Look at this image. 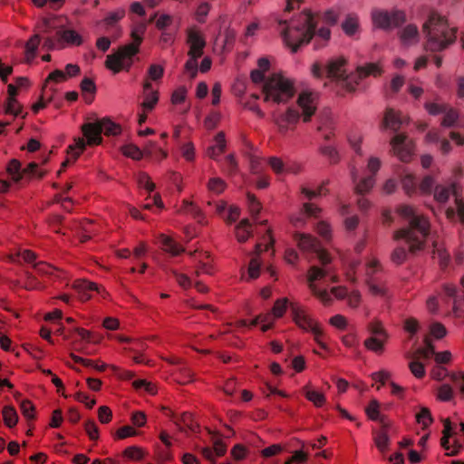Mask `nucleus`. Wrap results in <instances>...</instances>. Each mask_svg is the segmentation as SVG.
<instances>
[{"mask_svg":"<svg viewBox=\"0 0 464 464\" xmlns=\"http://www.w3.org/2000/svg\"><path fill=\"white\" fill-rule=\"evenodd\" d=\"M20 410L22 414L27 419V420H34L35 418L34 411L35 408L33 404V402L29 400H24L20 403Z\"/></svg>","mask_w":464,"mask_h":464,"instance_id":"55","label":"nucleus"},{"mask_svg":"<svg viewBox=\"0 0 464 464\" xmlns=\"http://www.w3.org/2000/svg\"><path fill=\"white\" fill-rule=\"evenodd\" d=\"M304 394L305 398L314 403L315 407H322L325 403V397L324 395L314 389H312L309 385H305L303 388Z\"/></svg>","mask_w":464,"mask_h":464,"instance_id":"30","label":"nucleus"},{"mask_svg":"<svg viewBox=\"0 0 464 464\" xmlns=\"http://www.w3.org/2000/svg\"><path fill=\"white\" fill-rule=\"evenodd\" d=\"M290 309L293 314V320L301 328L306 331H312L319 324L310 317L304 309L296 303L290 304Z\"/></svg>","mask_w":464,"mask_h":464,"instance_id":"15","label":"nucleus"},{"mask_svg":"<svg viewBox=\"0 0 464 464\" xmlns=\"http://www.w3.org/2000/svg\"><path fill=\"white\" fill-rule=\"evenodd\" d=\"M444 117L441 125L446 128H451L455 125L459 119L458 111L450 106H447V110L443 112Z\"/></svg>","mask_w":464,"mask_h":464,"instance_id":"43","label":"nucleus"},{"mask_svg":"<svg viewBox=\"0 0 464 464\" xmlns=\"http://www.w3.org/2000/svg\"><path fill=\"white\" fill-rule=\"evenodd\" d=\"M372 19L376 27L390 31L403 24L406 22V14L401 10H373Z\"/></svg>","mask_w":464,"mask_h":464,"instance_id":"7","label":"nucleus"},{"mask_svg":"<svg viewBox=\"0 0 464 464\" xmlns=\"http://www.w3.org/2000/svg\"><path fill=\"white\" fill-rule=\"evenodd\" d=\"M314 35L317 36V39L315 40L314 43V47L317 49L324 47L326 44V43L330 39L331 32L326 27H321L318 29L317 32L314 31Z\"/></svg>","mask_w":464,"mask_h":464,"instance_id":"49","label":"nucleus"},{"mask_svg":"<svg viewBox=\"0 0 464 464\" xmlns=\"http://www.w3.org/2000/svg\"><path fill=\"white\" fill-rule=\"evenodd\" d=\"M125 10L122 8L117 9L113 12L109 13L102 23L107 27H113L119 21H121L125 16Z\"/></svg>","mask_w":464,"mask_h":464,"instance_id":"45","label":"nucleus"},{"mask_svg":"<svg viewBox=\"0 0 464 464\" xmlns=\"http://www.w3.org/2000/svg\"><path fill=\"white\" fill-rule=\"evenodd\" d=\"M273 122L277 127V131L281 135H285L289 130H294L299 121L300 113L297 110L289 107L283 112H274Z\"/></svg>","mask_w":464,"mask_h":464,"instance_id":"10","label":"nucleus"},{"mask_svg":"<svg viewBox=\"0 0 464 464\" xmlns=\"http://www.w3.org/2000/svg\"><path fill=\"white\" fill-rule=\"evenodd\" d=\"M328 275L325 268L312 266L307 272L308 287L312 294L324 304L331 300L330 294L326 289H319L316 282L324 280Z\"/></svg>","mask_w":464,"mask_h":464,"instance_id":"9","label":"nucleus"},{"mask_svg":"<svg viewBox=\"0 0 464 464\" xmlns=\"http://www.w3.org/2000/svg\"><path fill=\"white\" fill-rule=\"evenodd\" d=\"M381 269L382 268L379 261L376 259H372L367 264L366 274L369 277L368 285L370 292L374 295L385 296L386 289L371 281L373 275L381 271Z\"/></svg>","mask_w":464,"mask_h":464,"instance_id":"19","label":"nucleus"},{"mask_svg":"<svg viewBox=\"0 0 464 464\" xmlns=\"http://www.w3.org/2000/svg\"><path fill=\"white\" fill-rule=\"evenodd\" d=\"M387 340H383L380 337L371 336V337H368L367 339H365L364 345L368 350L380 354L383 352L384 343Z\"/></svg>","mask_w":464,"mask_h":464,"instance_id":"39","label":"nucleus"},{"mask_svg":"<svg viewBox=\"0 0 464 464\" xmlns=\"http://www.w3.org/2000/svg\"><path fill=\"white\" fill-rule=\"evenodd\" d=\"M250 223L248 219H242L239 224L235 228L236 237L238 242L243 243L246 242L249 237L252 235V231L250 230Z\"/></svg>","mask_w":464,"mask_h":464,"instance_id":"31","label":"nucleus"},{"mask_svg":"<svg viewBox=\"0 0 464 464\" xmlns=\"http://www.w3.org/2000/svg\"><path fill=\"white\" fill-rule=\"evenodd\" d=\"M368 329L372 334V337H380L383 340H387L389 338L386 330L382 326L380 322L371 323L368 326Z\"/></svg>","mask_w":464,"mask_h":464,"instance_id":"54","label":"nucleus"},{"mask_svg":"<svg viewBox=\"0 0 464 464\" xmlns=\"http://www.w3.org/2000/svg\"><path fill=\"white\" fill-rule=\"evenodd\" d=\"M287 304H288L287 298L277 299L275 302L274 306L272 308V313H273L274 317L276 319L281 318L286 311Z\"/></svg>","mask_w":464,"mask_h":464,"instance_id":"53","label":"nucleus"},{"mask_svg":"<svg viewBox=\"0 0 464 464\" xmlns=\"http://www.w3.org/2000/svg\"><path fill=\"white\" fill-rule=\"evenodd\" d=\"M6 171L13 181L18 182L23 179V169L18 160L14 159L10 160L6 167Z\"/></svg>","mask_w":464,"mask_h":464,"instance_id":"35","label":"nucleus"},{"mask_svg":"<svg viewBox=\"0 0 464 464\" xmlns=\"http://www.w3.org/2000/svg\"><path fill=\"white\" fill-rule=\"evenodd\" d=\"M381 166V161L378 158L372 157L368 162V169L371 171L372 175L363 178L360 182H358L355 186V193L357 195H362L368 192L374 184V175L379 170Z\"/></svg>","mask_w":464,"mask_h":464,"instance_id":"14","label":"nucleus"},{"mask_svg":"<svg viewBox=\"0 0 464 464\" xmlns=\"http://www.w3.org/2000/svg\"><path fill=\"white\" fill-rule=\"evenodd\" d=\"M275 319L276 318L274 317L273 313H266L257 315V320H259L260 324H262L261 331L265 333L272 328Z\"/></svg>","mask_w":464,"mask_h":464,"instance_id":"60","label":"nucleus"},{"mask_svg":"<svg viewBox=\"0 0 464 464\" xmlns=\"http://www.w3.org/2000/svg\"><path fill=\"white\" fill-rule=\"evenodd\" d=\"M443 436L440 440L441 447L444 448L446 450H450V438L452 437L455 432L453 431L451 422L450 420L446 419L444 420V430L442 431Z\"/></svg>","mask_w":464,"mask_h":464,"instance_id":"47","label":"nucleus"},{"mask_svg":"<svg viewBox=\"0 0 464 464\" xmlns=\"http://www.w3.org/2000/svg\"><path fill=\"white\" fill-rule=\"evenodd\" d=\"M145 31L146 25L144 24L140 23L135 25L130 33L132 43L121 46L115 53L107 55L106 68L113 73L121 71L129 72L133 63V57L140 52V45L143 41Z\"/></svg>","mask_w":464,"mask_h":464,"instance_id":"4","label":"nucleus"},{"mask_svg":"<svg viewBox=\"0 0 464 464\" xmlns=\"http://www.w3.org/2000/svg\"><path fill=\"white\" fill-rule=\"evenodd\" d=\"M297 104L303 111V121L307 122L311 120V117L314 114L316 107L312 93L302 92L299 94L297 99Z\"/></svg>","mask_w":464,"mask_h":464,"instance_id":"18","label":"nucleus"},{"mask_svg":"<svg viewBox=\"0 0 464 464\" xmlns=\"http://www.w3.org/2000/svg\"><path fill=\"white\" fill-rule=\"evenodd\" d=\"M317 24L318 15L305 10L299 14L296 21H291L289 25L284 27L281 34L286 45L295 53L301 45L310 43Z\"/></svg>","mask_w":464,"mask_h":464,"instance_id":"3","label":"nucleus"},{"mask_svg":"<svg viewBox=\"0 0 464 464\" xmlns=\"http://www.w3.org/2000/svg\"><path fill=\"white\" fill-rule=\"evenodd\" d=\"M144 152L146 156L153 157L155 160H161L168 157L167 151L158 148L155 143L149 142L145 148Z\"/></svg>","mask_w":464,"mask_h":464,"instance_id":"40","label":"nucleus"},{"mask_svg":"<svg viewBox=\"0 0 464 464\" xmlns=\"http://www.w3.org/2000/svg\"><path fill=\"white\" fill-rule=\"evenodd\" d=\"M398 213L408 221V227L395 231L394 239H404L411 253L422 249L430 234L429 220L419 215L412 207L407 205L399 207Z\"/></svg>","mask_w":464,"mask_h":464,"instance_id":"1","label":"nucleus"},{"mask_svg":"<svg viewBox=\"0 0 464 464\" xmlns=\"http://www.w3.org/2000/svg\"><path fill=\"white\" fill-rule=\"evenodd\" d=\"M417 421L423 426V429L427 428L433 421L430 410L426 407H421L419 413L416 414Z\"/></svg>","mask_w":464,"mask_h":464,"instance_id":"52","label":"nucleus"},{"mask_svg":"<svg viewBox=\"0 0 464 464\" xmlns=\"http://www.w3.org/2000/svg\"><path fill=\"white\" fill-rule=\"evenodd\" d=\"M171 420L175 423V425L179 428V430L182 432H198L199 426L197 422H195L192 413L190 412H183L180 415H176L175 413H171Z\"/></svg>","mask_w":464,"mask_h":464,"instance_id":"17","label":"nucleus"},{"mask_svg":"<svg viewBox=\"0 0 464 464\" xmlns=\"http://www.w3.org/2000/svg\"><path fill=\"white\" fill-rule=\"evenodd\" d=\"M82 131L84 138H78L75 140L74 144L69 147L75 158L83 151L86 143L90 146H93L101 144L102 140L101 136L102 130L98 121L83 124L82 126Z\"/></svg>","mask_w":464,"mask_h":464,"instance_id":"6","label":"nucleus"},{"mask_svg":"<svg viewBox=\"0 0 464 464\" xmlns=\"http://www.w3.org/2000/svg\"><path fill=\"white\" fill-rule=\"evenodd\" d=\"M402 187L407 194L414 193L417 189V179L411 175L408 174L402 179Z\"/></svg>","mask_w":464,"mask_h":464,"instance_id":"58","label":"nucleus"},{"mask_svg":"<svg viewBox=\"0 0 464 464\" xmlns=\"http://www.w3.org/2000/svg\"><path fill=\"white\" fill-rule=\"evenodd\" d=\"M187 44L189 46L188 52V57H201L206 46V40L202 33L196 27H190L187 30Z\"/></svg>","mask_w":464,"mask_h":464,"instance_id":"11","label":"nucleus"},{"mask_svg":"<svg viewBox=\"0 0 464 464\" xmlns=\"http://www.w3.org/2000/svg\"><path fill=\"white\" fill-rule=\"evenodd\" d=\"M143 96L144 100L141 106L144 111L153 110L159 102V92L157 90L152 89V84L148 80H145L143 82Z\"/></svg>","mask_w":464,"mask_h":464,"instance_id":"20","label":"nucleus"},{"mask_svg":"<svg viewBox=\"0 0 464 464\" xmlns=\"http://www.w3.org/2000/svg\"><path fill=\"white\" fill-rule=\"evenodd\" d=\"M274 243L272 231L270 228H267L266 235L263 237V241L256 245V253L259 255L262 252L268 251L270 247H273Z\"/></svg>","mask_w":464,"mask_h":464,"instance_id":"41","label":"nucleus"},{"mask_svg":"<svg viewBox=\"0 0 464 464\" xmlns=\"http://www.w3.org/2000/svg\"><path fill=\"white\" fill-rule=\"evenodd\" d=\"M224 171L230 176H234L238 172V165L233 154H229L225 158Z\"/></svg>","mask_w":464,"mask_h":464,"instance_id":"48","label":"nucleus"},{"mask_svg":"<svg viewBox=\"0 0 464 464\" xmlns=\"http://www.w3.org/2000/svg\"><path fill=\"white\" fill-rule=\"evenodd\" d=\"M146 453L143 449L137 446L126 448L122 452V457L128 460L139 461L145 457Z\"/></svg>","mask_w":464,"mask_h":464,"instance_id":"36","label":"nucleus"},{"mask_svg":"<svg viewBox=\"0 0 464 464\" xmlns=\"http://www.w3.org/2000/svg\"><path fill=\"white\" fill-rule=\"evenodd\" d=\"M164 69L162 66L158 64H151L148 69V77L146 80L158 81L163 77Z\"/></svg>","mask_w":464,"mask_h":464,"instance_id":"59","label":"nucleus"},{"mask_svg":"<svg viewBox=\"0 0 464 464\" xmlns=\"http://www.w3.org/2000/svg\"><path fill=\"white\" fill-rule=\"evenodd\" d=\"M298 247L306 252H315L320 246V242L311 235L296 233L294 236Z\"/></svg>","mask_w":464,"mask_h":464,"instance_id":"23","label":"nucleus"},{"mask_svg":"<svg viewBox=\"0 0 464 464\" xmlns=\"http://www.w3.org/2000/svg\"><path fill=\"white\" fill-rule=\"evenodd\" d=\"M424 342L426 347L419 348L414 354L418 357L421 356L424 359H429L431 355H435V348L428 337L425 338Z\"/></svg>","mask_w":464,"mask_h":464,"instance_id":"57","label":"nucleus"},{"mask_svg":"<svg viewBox=\"0 0 464 464\" xmlns=\"http://www.w3.org/2000/svg\"><path fill=\"white\" fill-rule=\"evenodd\" d=\"M436 185L438 184L436 183L434 178L430 175H426L420 182L419 189L423 195H431Z\"/></svg>","mask_w":464,"mask_h":464,"instance_id":"42","label":"nucleus"},{"mask_svg":"<svg viewBox=\"0 0 464 464\" xmlns=\"http://www.w3.org/2000/svg\"><path fill=\"white\" fill-rule=\"evenodd\" d=\"M211 8V5L208 3H201L195 13V18L198 23H205L206 17L208 14L209 13V10Z\"/></svg>","mask_w":464,"mask_h":464,"instance_id":"61","label":"nucleus"},{"mask_svg":"<svg viewBox=\"0 0 464 464\" xmlns=\"http://www.w3.org/2000/svg\"><path fill=\"white\" fill-rule=\"evenodd\" d=\"M422 29L426 36L425 49L430 52H441L457 38V29L450 27L445 17L435 12L430 14Z\"/></svg>","mask_w":464,"mask_h":464,"instance_id":"2","label":"nucleus"},{"mask_svg":"<svg viewBox=\"0 0 464 464\" xmlns=\"http://www.w3.org/2000/svg\"><path fill=\"white\" fill-rule=\"evenodd\" d=\"M388 427L382 426V430L374 434V442L376 447L382 451L384 452L389 445V436L387 434Z\"/></svg>","mask_w":464,"mask_h":464,"instance_id":"37","label":"nucleus"},{"mask_svg":"<svg viewBox=\"0 0 464 464\" xmlns=\"http://www.w3.org/2000/svg\"><path fill=\"white\" fill-rule=\"evenodd\" d=\"M367 415L372 420L379 421L382 426L389 427L390 423L385 416L379 411V404L376 401H372L366 409Z\"/></svg>","mask_w":464,"mask_h":464,"instance_id":"29","label":"nucleus"},{"mask_svg":"<svg viewBox=\"0 0 464 464\" xmlns=\"http://www.w3.org/2000/svg\"><path fill=\"white\" fill-rule=\"evenodd\" d=\"M314 15H318V22L322 20L325 24L329 25H333L336 24L338 20L339 14L334 10L326 11L322 16L319 14H313Z\"/></svg>","mask_w":464,"mask_h":464,"instance_id":"62","label":"nucleus"},{"mask_svg":"<svg viewBox=\"0 0 464 464\" xmlns=\"http://www.w3.org/2000/svg\"><path fill=\"white\" fill-rule=\"evenodd\" d=\"M216 144L208 149L207 154L209 158L217 160L218 156L225 152L226 139L224 132L220 131L215 136Z\"/></svg>","mask_w":464,"mask_h":464,"instance_id":"27","label":"nucleus"},{"mask_svg":"<svg viewBox=\"0 0 464 464\" xmlns=\"http://www.w3.org/2000/svg\"><path fill=\"white\" fill-rule=\"evenodd\" d=\"M401 40L405 45H411L415 44L419 39V31L416 25L408 24L401 32Z\"/></svg>","mask_w":464,"mask_h":464,"instance_id":"28","label":"nucleus"},{"mask_svg":"<svg viewBox=\"0 0 464 464\" xmlns=\"http://www.w3.org/2000/svg\"><path fill=\"white\" fill-rule=\"evenodd\" d=\"M58 40L66 43L69 45L79 46L82 44V36L74 30H60L56 33Z\"/></svg>","mask_w":464,"mask_h":464,"instance_id":"26","label":"nucleus"},{"mask_svg":"<svg viewBox=\"0 0 464 464\" xmlns=\"http://www.w3.org/2000/svg\"><path fill=\"white\" fill-rule=\"evenodd\" d=\"M432 194L434 199L438 203L445 204L449 200L450 195L455 198L456 195H459V191L455 183H451L449 186L438 184L436 185Z\"/></svg>","mask_w":464,"mask_h":464,"instance_id":"21","label":"nucleus"},{"mask_svg":"<svg viewBox=\"0 0 464 464\" xmlns=\"http://www.w3.org/2000/svg\"><path fill=\"white\" fill-rule=\"evenodd\" d=\"M326 77L336 86H341L342 90L336 92L341 96H345L348 92V81L346 74V60L344 58H337L331 60L326 66Z\"/></svg>","mask_w":464,"mask_h":464,"instance_id":"8","label":"nucleus"},{"mask_svg":"<svg viewBox=\"0 0 464 464\" xmlns=\"http://www.w3.org/2000/svg\"><path fill=\"white\" fill-rule=\"evenodd\" d=\"M102 133L105 136H116L121 133V128L120 125L112 122L109 119H103L98 121Z\"/></svg>","mask_w":464,"mask_h":464,"instance_id":"33","label":"nucleus"},{"mask_svg":"<svg viewBox=\"0 0 464 464\" xmlns=\"http://www.w3.org/2000/svg\"><path fill=\"white\" fill-rule=\"evenodd\" d=\"M2 414L4 421L7 427L13 428L17 424L18 415L15 409L13 406L4 407Z\"/></svg>","mask_w":464,"mask_h":464,"instance_id":"38","label":"nucleus"},{"mask_svg":"<svg viewBox=\"0 0 464 464\" xmlns=\"http://www.w3.org/2000/svg\"><path fill=\"white\" fill-rule=\"evenodd\" d=\"M73 288L79 292L80 299L82 302H86L92 298V293L96 292L101 295L103 298H105L107 293L102 285H98L95 283L84 280L78 279L73 282Z\"/></svg>","mask_w":464,"mask_h":464,"instance_id":"13","label":"nucleus"},{"mask_svg":"<svg viewBox=\"0 0 464 464\" xmlns=\"http://www.w3.org/2000/svg\"><path fill=\"white\" fill-rule=\"evenodd\" d=\"M391 145L393 153L404 162L410 160L411 156V145L407 136L399 133L396 134L391 140Z\"/></svg>","mask_w":464,"mask_h":464,"instance_id":"12","label":"nucleus"},{"mask_svg":"<svg viewBox=\"0 0 464 464\" xmlns=\"http://www.w3.org/2000/svg\"><path fill=\"white\" fill-rule=\"evenodd\" d=\"M41 43V38L38 34H34L25 44V53L28 58H34L35 52Z\"/></svg>","mask_w":464,"mask_h":464,"instance_id":"46","label":"nucleus"},{"mask_svg":"<svg viewBox=\"0 0 464 464\" xmlns=\"http://www.w3.org/2000/svg\"><path fill=\"white\" fill-rule=\"evenodd\" d=\"M406 357L411 359V361L409 363V368H410L411 373L416 378H419V379L422 378L425 375V368H424L423 363H421L419 361V357L417 355H415L414 353L413 354L408 353L406 355Z\"/></svg>","mask_w":464,"mask_h":464,"instance_id":"34","label":"nucleus"},{"mask_svg":"<svg viewBox=\"0 0 464 464\" xmlns=\"http://www.w3.org/2000/svg\"><path fill=\"white\" fill-rule=\"evenodd\" d=\"M446 297L453 300L452 311L457 317L464 314V294L459 295L456 285L452 284H444L442 286Z\"/></svg>","mask_w":464,"mask_h":464,"instance_id":"16","label":"nucleus"},{"mask_svg":"<svg viewBox=\"0 0 464 464\" xmlns=\"http://www.w3.org/2000/svg\"><path fill=\"white\" fill-rule=\"evenodd\" d=\"M295 93L294 82L281 73H272L262 85L265 102L286 103Z\"/></svg>","mask_w":464,"mask_h":464,"instance_id":"5","label":"nucleus"},{"mask_svg":"<svg viewBox=\"0 0 464 464\" xmlns=\"http://www.w3.org/2000/svg\"><path fill=\"white\" fill-rule=\"evenodd\" d=\"M448 104L446 103H436V102H426L425 109L431 115L441 114L447 110Z\"/></svg>","mask_w":464,"mask_h":464,"instance_id":"64","label":"nucleus"},{"mask_svg":"<svg viewBox=\"0 0 464 464\" xmlns=\"http://www.w3.org/2000/svg\"><path fill=\"white\" fill-rule=\"evenodd\" d=\"M139 185L144 188L148 192H152L155 188V184L152 182L150 177L145 173H140L138 178Z\"/></svg>","mask_w":464,"mask_h":464,"instance_id":"63","label":"nucleus"},{"mask_svg":"<svg viewBox=\"0 0 464 464\" xmlns=\"http://www.w3.org/2000/svg\"><path fill=\"white\" fill-rule=\"evenodd\" d=\"M380 73L379 68L375 64H369L367 67H360L358 68L355 73L350 72V93L355 91V87L353 86V82L359 84V80L366 77L370 74L377 75Z\"/></svg>","mask_w":464,"mask_h":464,"instance_id":"24","label":"nucleus"},{"mask_svg":"<svg viewBox=\"0 0 464 464\" xmlns=\"http://www.w3.org/2000/svg\"><path fill=\"white\" fill-rule=\"evenodd\" d=\"M226 188V182L220 178H212L208 182V190L215 194H221Z\"/></svg>","mask_w":464,"mask_h":464,"instance_id":"51","label":"nucleus"},{"mask_svg":"<svg viewBox=\"0 0 464 464\" xmlns=\"http://www.w3.org/2000/svg\"><path fill=\"white\" fill-rule=\"evenodd\" d=\"M404 122H406V118L402 117L400 112L395 111L393 109L386 110L383 119L384 128L397 131Z\"/></svg>","mask_w":464,"mask_h":464,"instance_id":"22","label":"nucleus"},{"mask_svg":"<svg viewBox=\"0 0 464 464\" xmlns=\"http://www.w3.org/2000/svg\"><path fill=\"white\" fill-rule=\"evenodd\" d=\"M124 156L130 158L135 160H140L145 155L144 150H141L139 147L134 144H128L121 149Z\"/></svg>","mask_w":464,"mask_h":464,"instance_id":"44","label":"nucleus"},{"mask_svg":"<svg viewBox=\"0 0 464 464\" xmlns=\"http://www.w3.org/2000/svg\"><path fill=\"white\" fill-rule=\"evenodd\" d=\"M159 243L160 244L161 248L172 256H178L180 253L184 252V248L179 245L172 237L161 234L159 237Z\"/></svg>","mask_w":464,"mask_h":464,"instance_id":"25","label":"nucleus"},{"mask_svg":"<svg viewBox=\"0 0 464 464\" xmlns=\"http://www.w3.org/2000/svg\"><path fill=\"white\" fill-rule=\"evenodd\" d=\"M179 214H190L195 218L202 217L200 208L191 200L184 199L178 208Z\"/></svg>","mask_w":464,"mask_h":464,"instance_id":"32","label":"nucleus"},{"mask_svg":"<svg viewBox=\"0 0 464 464\" xmlns=\"http://www.w3.org/2000/svg\"><path fill=\"white\" fill-rule=\"evenodd\" d=\"M23 110V106L16 98L8 97L5 104V113L18 116Z\"/></svg>","mask_w":464,"mask_h":464,"instance_id":"50","label":"nucleus"},{"mask_svg":"<svg viewBox=\"0 0 464 464\" xmlns=\"http://www.w3.org/2000/svg\"><path fill=\"white\" fill-rule=\"evenodd\" d=\"M267 162H268L270 168L272 169V170L277 175L283 174L285 171H288V169H285V164L280 158L270 157V158H268Z\"/></svg>","mask_w":464,"mask_h":464,"instance_id":"56","label":"nucleus"}]
</instances>
